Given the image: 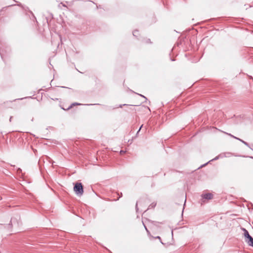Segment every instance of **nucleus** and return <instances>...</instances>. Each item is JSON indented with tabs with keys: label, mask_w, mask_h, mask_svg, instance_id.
<instances>
[{
	"label": "nucleus",
	"mask_w": 253,
	"mask_h": 253,
	"mask_svg": "<svg viewBox=\"0 0 253 253\" xmlns=\"http://www.w3.org/2000/svg\"><path fill=\"white\" fill-rule=\"evenodd\" d=\"M244 231H245V233H244L245 236L246 238H247L248 239V241H247V242L248 243L251 242L252 240V239H253V238L250 235V234H249V232H248L247 230H246V229H244Z\"/></svg>",
	"instance_id": "f03ea898"
},
{
	"label": "nucleus",
	"mask_w": 253,
	"mask_h": 253,
	"mask_svg": "<svg viewBox=\"0 0 253 253\" xmlns=\"http://www.w3.org/2000/svg\"><path fill=\"white\" fill-rule=\"evenodd\" d=\"M217 158H218V157H217L215 158L214 159H213L212 160H216V159H217Z\"/></svg>",
	"instance_id": "0eeeda50"
},
{
	"label": "nucleus",
	"mask_w": 253,
	"mask_h": 253,
	"mask_svg": "<svg viewBox=\"0 0 253 253\" xmlns=\"http://www.w3.org/2000/svg\"><path fill=\"white\" fill-rule=\"evenodd\" d=\"M74 190L77 195L82 196L84 193V189L82 183H76L75 184Z\"/></svg>",
	"instance_id": "f257e3e1"
},
{
	"label": "nucleus",
	"mask_w": 253,
	"mask_h": 253,
	"mask_svg": "<svg viewBox=\"0 0 253 253\" xmlns=\"http://www.w3.org/2000/svg\"><path fill=\"white\" fill-rule=\"evenodd\" d=\"M135 32H133V35L134 36H135Z\"/></svg>",
	"instance_id": "1a4fd4ad"
},
{
	"label": "nucleus",
	"mask_w": 253,
	"mask_h": 253,
	"mask_svg": "<svg viewBox=\"0 0 253 253\" xmlns=\"http://www.w3.org/2000/svg\"><path fill=\"white\" fill-rule=\"evenodd\" d=\"M202 197L205 199L210 200L212 198V194L211 193L203 194Z\"/></svg>",
	"instance_id": "20e7f679"
},
{
	"label": "nucleus",
	"mask_w": 253,
	"mask_h": 253,
	"mask_svg": "<svg viewBox=\"0 0 253 253\" xmlns=\"http://www.w3.org/2000/svg\"><path fill=\"white\" fill-rule=\"evenodd\" d=\"M248 244L250 246H251L253 247V239H252V240L251 242H248Z\"/></svg>",
	"instance_id": "39448f33"
},
{
	"label": "nucleus",
	"mask_w": 253,
	"mask_h": 253,
	"mask_svg": "<svg viewBox=\"0 0 253 253\" xmlns=\"http://www.w3.org/2000/svg\"><path fill=\"white\" fill-rule=\"evenodd\" d=\"M120 153H121V154H122V153H124V152L123 151H121L120 152Z\"/></svg>",
	"instance_id": "6e6552de"
},
{
	"label": "nucleus",
	"mask_w": 253,
	"mask_h": 253,
	"mask_svg": "<svg viewBox=\"0 0 253 253\" xmlns=\"http://www.w3.org/2000/svg\"><path fill=\"white\" fill-rule=\"evenodd\" d=\"M226 134H227V135H228L230 136L231 137H233V138H235V139H237V140H238L240 141L241 142H242L243 143H244V144L245 145H246V146H249V144H248V143L247 142H245V141H244V140H242V139H240V138H238V137H235V136H233V135H232L231 134L228 133H226Z\"/></svg>",
	"instance_id": "7ed1b4c3"
},
{
	"label": "nucleus",
	"mask_w": 253,
	"mask_h": 253,
	"mask_svg": "<svg viewBox=\"0 0 253 253\" xmlns=\"http://www.w3.org/2000/svg\"><path fill=\"white\" fill-rule=\"evenodd\" d=\"M142 126H141V127H140V129H140L141 128V127H142ZM139 130H138V131H139Z\"/></svg>",
	"instance_id": "9b49d317"
},
{
	"label": "nucleus",
	"mask_w": 253,
	"mask_h": 253,
	"mask_svg": "<svg viewBox=\"0 0 253 253\" xmlns=\"http://www.w3.org/2000/svg\"><path fill=\"white\" fill-rule=\"evenodd\" d=\"M152 206V207H154L155 206H156V204H152V205H151Z\"/></svg>",
	"instance_id": "423d86ee"
},
{
	"label": "nucleus",
	"mask_w": 253,
	"mask_h": 253,
	"mask_svg": "<svg viewBox=\"0 0 253 253\" xmlns=\"http://www.w3.org/2000/svg\"><path fill=\"white\" fill-rule=\"evenodd\" d=\"M157 239H160V237L159 236H158V237H157Z\"/></svg>",
	"instance_id": "9d476101"
}]
</instances>
